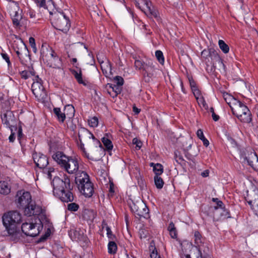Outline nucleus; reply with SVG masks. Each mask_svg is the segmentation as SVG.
<instances>
[{"label":"nucleus","mask_w":258,"mask_h":258,"mask_svg":"<svg viewBox=\"0 0 258 258\" xmlns=\"http://www.w3.org/2000/svg\"><path fill=\"white\" fill-rule=\"evenodd\" d=\"M201 140L203 141V144L206 147H208L209 145V141L205 137L202 139Z\"/></svg>","instance_id":"nucleus-61"},{"label":"nucleus","mask_w":258,"mask_h":258,"mask_svg":"<svg viewBox=\"0 0 258 258\" xmlns=\"http://www.w3.org/2000/svg\"><path fill=\"white\" fill-rule=\"evenodd\" d=\"M197 135L200 139H203L205 136L203 134V132L201 129H199L197 132Z\"/></svg>","instance_id":"nucleus-56"},{"label":"nucleus","mask_w":258,"mask_h":258,"mask_svg":"<svg viewBox=\"0 0 258 258\" xmlns=\"http://www.w3.org/2000/svg\"><path fill=\"white\" fill-rule=\"evenodd\" d=\"M186 258H202V252L199 247L195 246L191 250L190 254H186Z\"/></svg>","instance_id":"nucleus-28"},{"label":"nucleus","mask_w":258,"mask_h":258,"mask_svg":"<svg viewBox=\"0 0 258 258\" xmlns=\"http://www.w3.org/2000/svg\"><path fill=\"white\" fill-rule=\"evenodd\" d=\"M139 233L141 238H145L147 237V231L144 229H140Z\"/></svg>","instance_id":"nucleus-55"},{"label":"nucleus","mask_w":258,"mask_h":258,"mask_svg":"<svg viewBox=\"0 0 258 258\" xmlns=\"http://www.w3.org/2000/svg\"><path fill=\"white\" fill-rule=\"evenodd\" d=\"M209 171L208 170H206L201 173V175L203 177H208L209 176Z\"/></svg>","instance_id":"nucleus-62"},{"label":"nucleus","mask_w":258,"mask_h":258,"mask_svg":"<svg viewBox=\"0 0 258 258\" xmlns=\"http://www.w3.org/2000/svg\"><path fill=\"white\" fill-rule=\"evenodd\" d=\"M88 123L91 127H95L98 126V119L97 117H93L88 120Z\"/></svg>","instance_id":"nucleus-45"},{"label":"nucleus","mask_w":258,"mask_h":258,"mask_svg":"<svg viewBox=\"0 0 258 258\" xmlns=\"http://www.w3.org/2000/svg\"><path fill=\"white\" fill-rule=\"evenodd\" d=\"M114 80L116 85L118 86H121L124 83L123 79L120 76H116L114 78Z\"/></svg>","instance_id":"nucleus-48"},{"label":"nucleus","mask_w":258,"mask_h":258,"mask_svg":"<svg viewBox=\"0 0 258 258\" xmlns=\"http://www.w3.org/2000/svg\"><path fill=\"white\" fill-rule=\"evenodd\" d=\"M142 3L145 7L142 8L140 6L139 2H136V6L140 9L142 10L144 13L149 16L153 17L155 18L158 17V12L153 7H152L151 2L148 0H143Z\"/></svg>","instance_id":"nucleus-13"},{"label":"nucleus","mask_w":258,"mask_h":258,"mask_svg":"<svg viewBox=\"0 0 258 258\" xmlns=\"http://www.w3.org/2000/svg\"><path fill=\"white\" fill-rule=\"evenodd\" d=\"M202 60L207 65V70L209 67H211V71L214 70L217 67V64L220 68H224V64L217 51L214 48H210L208 49H204L201 52Z\"/></svg>","instance_id":"nucleus-5"},{"label":"nucleus","mask_w":258,"mask_h":258,"mask_svg":"<svg viewBox=\"0 0 258 258\" xmlns=\"http://www.w3.org/2000/svg\"><path fill=\"white\" fill-rule=\"evenodd\" d=\"M53 113L55 116L57 117V120L61 122H63L66 116V113H63L61 111V110L59 108H53Z\"/></svg>","instance_id":"nucleus-31"},{"label":"nucleus","mask_w":258,"mask_h":258,"mask_svg":"<svg viewBox=\"0 0 258 258\" xmlns=\"http://www.w3.org/2000/svg\"><path fill=\"white\" fill-rule=\"evenodd\" d=\"M76 175L75 182L80 192L86 198L91 197L94 190L89 175L85 171H79Z\"/></svg>","instance_id":"nucleus-3"},{"label":"nucleus","mask_w":258,"mask_h":258,"mask_svg":"<svg viewBox=\"0 0 258 258\" xmlns=\"http://www.w3.org/2000/svg\"><path fill=\"white\" fill-rule=\"evenodd\" d=\"M37 6L40 8H45V0H34Z\"/></svg>","instance_id":"nucleus-51"},{"label":"nucleus","mask_w":258,"mask_h":258,"mask_svg":"<svg viewBox=\"0 0 258 258\" xmlns=\"http://www.w3.org/2000/svg\"><path fill=\"white\" fill-rule=\"evenodd\" d=\"M195 237V244H197L198 247H199L200 246L202 243V236L201 234L198 231H196L194 233Z\"/></svg>","instance_id":"nucleus-40"},{"label":"nucleus","mask_w":258,"mask_h":258,"mask_svg":"<svg viewBox=\"0 0 258 258\" xmlns=\"http://www.w3.org/2000/svg\"><path fill=\"white\" fill-rule=\"evenodd\" d=\"M101 141L107 150L110 151L112 149L113 144L111 140L108 139L107 134H106L105 136L102 138Z\"/></svg>","instance_id":"nucleus-34"},{"label":"nucleus","mask_w":258,"mask_h":258,"mask_svg":"<svg viewBox=\"0 0 258 258\" xmlns=\"http://www.w3.org/2000/svg\"><path fill=\"white\" fill-rule=\"evenodd\" d=\"M106 230L107 231L108 237L109 239L113 240L114 238V235L112 234L111 229L108 226H106Z\"/></svg>","instance_id":"nucleus-53"},{"label":"nucleus","mask_w":258,"mask_h":258,"mask_svg":"<svg viewBox=\"0 0 258 258\" xmlns=\"http://www.w3.org/2000/svg\"><path fill=\"white\" fill-rule=\"evenodd\" d=\"M117 246L114 241H109L108 244V252L109 254H113L116 252Z\"/></svg>","instance_id":"nucleus-37"},{"label":"nucleus","mask_w":258,"mask_h":258,"mask_svg":"<svg viewBox=\"0 0 258 258\" xmlns=\"http://www.w3.org/2000/svg\"><path fill=\"white\" fill-rule=\"evenodd\" d=\"M212 116L213 119L215 121H218L219 119V116L216 114V113L215 112H213V113L212 114Z\"/></svg>","instance_id":"nucleus-63"},{"label":"nucleus","mask_w":258,"mask_h":258,"mask_svg":"<svg viewBox=\"0 0 258 258\" xmlns=\"http://www.w3.org/2000/svg\"><path fill=\"white\" fill-rule=\"evenodd\" d=\"M14 9V11L11 13L13 24L16 28H20L22 26L21 24L22 20V11L17 7Z\"/></svg>","instance_id":"nucleus-21"},{"label":"nucleus","mask_w":258,"mask_h":258,"mask_svg":"<svg viewBox=\"0 0 258 258\" xmlns=\"http://www.w3.org/2000/svg\"><path fill=\"white\" fill-rule=\"evenodd\" d=\"M43 224L39 219H36L35 223H24L21 226L22 232L27 236L35 237L42 230Z\"/></svg>","instance_id":"nucleus-8"},{"label":"nucleus","mask_w":258,"mask_h":258,"mask_svg":"<svg viewBox=\"0 0 258 258\" xmlns=\"http://www.w3.org/2000/svg\"><path fill=\"white\" fill-rule=\"evenodd\" d=\"M153 171L155 174V176H160L163 172V167L160 163H156L153 166Z\"/></svg>","instance_id":"nucleus-38"},{"label":"nucleus","mask_w":258,"mask_h":258,"mask_svg":"<svg viewBox=\"0 0 258 258\" xmlns=\"http://www.w3.org/2000/svg\"><path fill=\"white\" fill-rule=\"evenodd\" d=\"M52 58H49L45 62L49 67L53 68H60L61 66V59L57 55L56 53L54 52L53 54Z\"/></svg>","instance_id":"nucleus-23"},{"label":"nucleus","mask_w":258,"mask_h":258,"mask_svg":"<svg viewBox=\"0 0 258 258\" xmlns=\"http://www.w3.org/2000/svg\"><path fill=\"white\" fill-rule=\"evenodd\" d=\"M51 24L57 30L67 33L71 27L69 18L63 13H55L51 18Z\"/></svg>","instance_id":"nucleus-6"},{"label":"nucleus","mask_w":258,"mask_h":258,"mask_svg":"<svg viewBox=\"0 0 258 258\" xmlns=\"http://www.w3.org/2000/svg\"><path fill=\"white\" fill-rule=\"evenodd\" d=\"M21 77L22 79L25 80L27 79L31 76H35V72L34 71H23L20 72Z\"/></svg>","instance_id":"nucleus-42"},{"label":"nucleus","mask_w":258,"mask_h":258,"mask_svg":"<svg viewBox=\"0 0 258 258\" xmlns=\"http://www.w3.org/2000/svg\"><path fill=\"white\" fill-rule=\"evenodd\" d=\"M12 113L10 111H7L6 113L1 115L2 121L3 124H5L7 127L9 128L14 127L15 130H17V127L15 125L10 124V120H12L11 115Z\"/></svg>","instance_id":"nucleus-26"},{"label":"nucleus","mask_w":258,"mask_h":258,"mask_svg":"<svg viewBox=\"0 0 258 258\" xmlns=\"http://www.w3.org/2000/svg\"><path fill=\"white\" fill-rule=\"evenodd\" d=\"M246 160L249 166L254 170L258 171V157L255 152H251L246 157Z\"/></svg>","instance_id":"nucleus-24"},{"label":"nucleus","mask_w":258,"mask_h":258,"mask_svg":"<svg viewBox=\"0 0 258 258\" xmlns=\"http://www.w3.org/2000/svg\"><path fill=\"white\" fill-rule=\"evenodd\" d=\"M198 101H199V103L200 102L203 104V107H208V105H207L206 101H205L203 97H201L200 98H199V99H198Z\"/></svg>","instance_id":"nucleus-58"},{"label":"nucleus","mask_w":258,"mask_h":258,"mask_svg":"<svg viewBox=\"0 0 258 258\" xmlns=\"http://www.w3.org/2000/svg\"><path fill=\"white\" fill-rule=\"evenodd\" d=\"M145 63L146 62H143L140 60H136L135 61V66L136 69L143 70Z\"/></svg>","instance_id":"nucleus-47"},{"label":"nucleus","mask_w":258,"mask_h":258,"mask_svg":"<svg viewBox=\"0 0 258 258\" xmlns=\"http://www.w3.org/2000/svg\"><path fill=\"white\" fill-rule=\"evenodd\" d=\"M65 165L62 168L64 169L69 174H76L80 171L79 169V162L77 158L73 157H69Z\"/></svg>","instance_id":"nucleus-12"},{"label":"nucleus","mask_w":258,"mask_h":258,"mask_svg":"<svg viewBox=\"0 0 258 258\" xmlns=\"http://www.w3.org/2000/svg\"><path fill=\"white\" fill-rule=\"evenodd\" d=\"M69 235L73 241H80L83 239V233L81 230L76 229H71L69 231Z\"/></svg>","instance_id":"nucleus-25"},{"label":"nucleus","mask_w":258,"mask_h":258,"mask_svg":"<svg viewBox=\"0 0 258 258\" xmlns=\"http://www.w3.org/2000/svg\"><path fill=\"white\" fill-rule=\"evenodd\" d=\"M33 158L36 166L40 169H44L48 165V159L43 154L35 153L33 154Z\"/></svg>","instance_id":"nucleus-18"},{"label":"nucleus","mask_w":258,"mask_h":258,"mask_svg":"<svg viewBox=\"0 0 258 258\" xmlns=\"http://www.w3.org/2000/svg\"><path fill=\"white\" fill-rule=\"evenodd\" d=\"M155 56L160 63L163 64L164 62V57L163 52L161 50H156L155 52Z\"/></svg>","instance_id":"nucleus-44"},{"label":"nucleus","mask_w":258,"mask_h":258,"mask_svg":"<svg viewBox=\"0 0 258 258\" xmlns=\"http://www.w3.org/2000/svg\"><path fill=\"white\" fill-rule=\"evenodd\" d=\"M231 109L233 114L241 121L249 122L251 120V113L248 107L239 100Z\"/></svg>","instance_id":"nucleus-7"},{"label":"nucleus","mask_w":258,"mask_h":258,"mask_svg":"<svg viewBox=\"0 0 258 258\" xmlns=\"http://www.w3.org/2000/svg\"><path fill=\"white\" fill-rule=\"evenodd\" d=\"M22 128L21 126L19 127L18 131V138L20 140L22 137Z\"/></svg>","instance_id":"nucleus-60"},{"label":"nucleus","mask_w":258,"mask_h":258,"mask_svg":"<svg viewBox=\"0 0 258 258\" xmlns=\"http://www.w3.org/2000/svg\"><path fill=\"white\" fill-rule=\"evenodd\" d=\"M52 158L60 167L62 168L69 158V156H66L62 152L57 151L52 155Z\"/></svg>","instance_id":"nucleus-22"},{"label":"nucleus","mask_w":258,"mask_h":258,"mask_svg":"<svg viewBox=\"0 0 258 258\" xmlns=\"http://www.w3.org/2000/svg\"><path fill=\"white\" fill-rule=\"evenodd\" d=\"M109 87L112 89L113 93L111 94V92L108 91V93L110 94V96L113 98H114L117 96L118 94H120L121 92V89L118 86H116V85H114L113 86L112 84H108Z\"/></svg>","instance_id":"nucleus-36"},{"label":"nucleus","mask_w":258,"mask_h":258,"mask_svg":"<svg viewBox=\"0 0 258 258\" xmlns=\"http://www.w3.org/2000/svg\"><path fill=\"white\" fill-rule=\"evenodd\" d=\"M21 220V215L17 211H10L3 216V222L8 233L12 236H17L19 233L17 225Z\"/></svg>","instance_id":"nucleus-4"},{"label":"nucleus","mask_w":258,"mask_h":258,"mask_svg":"<svg viewBox=\"0 0 258 258\" xmlns=\"http://www.w3.org/2000/svg\"><path fill=\"white\" fill-rule=\"evenodd\" d=\"M132 143L134 145H136V148L137 150H139L142 146V143L137 138H134L133 139Z\"/></svg>","instance_id":"nucleus-49"},{"label":"nucleus","mask_w":258,"mask_h":258,"mask_svg":"<svg viewBox=\"0 0 258 258\" xmlns=\"http://www.w3.org/2000/svg\"><path fill=\"white\" fill-rule=\"evenodd\" d=\"M224 98L226 103L229 105L230 107L231 106H234L236 103H237L239 100L234 98L233 96L230 95L228 94H224Z\"/></svg>","instance_id":"nucleus-33"},{"label":"nucleus","mask_w":258,"mask_h":258,"mask_svg":"<svg viewBox=\"0 0 258 258\" xmlns=\"http://www.w3.org/2000/svg\"><path fill=\"white\" fill-rule=\"evenodd\" d=\"M250 199L248 198L245 200L255 214L258 216V189L252 191L250 195Z\"/></svg>","instance_id":"nucleus-19"},{"label":"nucleus","mask_w":258,"mask_h":258,"mask_svg":"<svg viewBox=\"0 0 258 258\" xmlns=\"http://www.w3.org/2000/svg\"><path fill=\"white\" fill-rule=\"evenodd\" d=\"M29 42L31 47L36 45L35 39L32 37L29 38Z\"/></svg>","instance_id":"nucleus-59"},{"label":"nucleus","mask_w":258,"mask_h":258,"mask_svg":"<svg viewBox=\"0 0 258 258\" xmlns=\"http://www.w3.org/2000/svg\"><path fill=\"white\" fill-rule=\"evenodd\" d=\"M10 129L11 130V134L9 136V140L10 142H13L15 139V133L14 131H16V130H15L14 127Z\"/></svg>","instance_id":"nucleus-52"},{"label":"nucleus","mask_w":258,"mask_h":258,"mask_svg":"<svg viewBox=\"0 0 258 258\" xmlns=\"http://www.w3.org/2000/svg\"><path fill=\"white\" fill-rule=\"evenodd\" d=\"M103 62L101 63V67L103 74L108 77L111 74V66L109 61L105 62L103 65Z\"/></svg>","instance_id":"nucleus-29"},{"label":"nucleus","mask_w":258,"mask_h":258,"mask_svg":"<svg viewBox=\"0 0 258 258\" xmlns=\"http://www.w3.org/2000/svg\"><path fill=\"white\" fill-rule=\"evenodd\" d=\"M218 44L221 50L224 53H227L229 51L228 45L222 40H219Z\"/></svg>","instance_id":"nucleus-41"},{"label":"nucleus","mask_w":258,"mask_h":258,"mask_svg":"<svg viewBox=\"0 0 258 258\" xmlns=\"http://www.w3.org/2000/svg\"><path fill=\"white\" fill-rule=\"evenodd\" d=\"M1 55L3 57V58L4 59H5L6 60V61L7 62V63H8V67H10V66H11L12 64H11V61L10 60V58H9V56H8V55L6 53L2 52L1 53Z\"/></svg>","instance_id":"nucleus-50"},{"label":"nucleus","mask_w":258,"mask_h":258,"mask_svg":"<svg viewBox=\"0 0 258 258\" xmlns=\"http://www.w3.org/2000/svg\"><path fill=\"white\" fill-rule=\"evenodd\" d=\"M217 206L211 207L210 210L213 213L214 220H218V217H216L217 213H220L221 216H224L225 218H230V213L228 210L225 209L223 202L221 201H218L217 203Z\"/></svg>","instance_id":"nucleus-15"},{"label":"nucleus","mask_w":258,"mask_h":258,"mask_svg":"<svg viewBox=\"0 0 258 258\" xmlns=\"http://www.w3.org/2000/svg\"><path fill=\"white\" fill-rule=\"evenodd\" d=\"M72 62H73L74 66L77 69V70H71V72L74 75L78 83L80 84H82L86 87L90 86V83L89 82L86 80H84L82 78V71L81 68L78 67L79 64L77 63V58H73L72 59Z\"/></svg>","instance_id":"nucleus-14"},{"label":"nucleus","mask_w":258,"mask_h":258,"mask_svg":"<svg viewBox=\"0 0 258 258\" xmlns=\"http://www.w3.org/2000/svg\"><path fill=\"white\" fill-rule=\"evenodd\" d=\"M91 139H92V142H93L94 145H95L96 148L98 146H99V147H100L101 148H102V144H101L100 142L98 140L96 139L93 135V137H91Z\"/></svg>","instance_id":"nucleus-54"},{"label":"nucleus","mask_w":258,"mask_h":258,"mask_svg":"<svg viewBox=\"0 0 258 258\" xmlns=\"http://www.w3.org/2000/svg\"><path fill=\"white\" fill-rule=\"evenodd\" d=\"M78 137L80 142V145H79V147L83 152L84 155L88 159L93 161L99 160L100 156L98 158H94L93 156H89V154L86 151V149L84 147V145L82 141L83 140H84L85 141H87L88 140H90L91 137H93V134L88 130L84 127H81L79 130Z\"/></svg>","instance_id":"nucleus-10"},{"label":"nucleus","mask_w":258,"mask_h":258,"mask_svg":"<svg viewBox=\"0 0 258 258\" xmlns=\"http://www.w3.org/2000/svg\"><path fill=\"white\" fill-rule=\"evenodd\" d=\"M11 192V187L7 181H0V194L7 195Z\"/></svg>","instance_id":"nucleus-27"},{"label":"nucleus","mask_w":258,"mask_h":258,"mask_svg":"<svg viewBox=\"0 0 258 258\" xmlns=\"http://www.w3.org/2000/svg\"><path fill=\"white\" fill-rule=\"evenodd\" d=\"M149 250L151 252L150 258H161L160 255L158 253L157 250L155 245V243L153 241H152L150 242Z\"/></svg>","instance_id":"nucleus-30"},{"label":"nucleus","mask_w":258,"mask_h":258,"mask_svg":"<svg viewBox=\"0 0 258 258\" xmlns=\"http://www.w3.org/2000/svg\"><path fill=\"white\" fill-rule=\"evenodd\" d=\"M75 112V110L72 105H67L65 106L63 113H66V116L72 118L74 116Z\"/></svg>","instance_id":"nucleus-32"},{"label":"nucleus","mask_w":258,"mask_h":258,"mask_svg":"<svg viewBox=\"0 0 258 258\" xmlns=\"http://www.w3.org/2000/svg\"><path fill=\"white\" fill-rule=\"evenodd\" d=\"M31 202L32 197L29 191L24 190L17 191L15 203L19 209L24 210V214L28 216L40 215L42 211L41 208L31 204Z\"/></svg>","instance_id":"nucleus-2"},{"label":"nucleus","mask_w":258,"mask_h":258,"mask_svg":"<svg viewBox=\"0 0 258 258\" xmlns=\"http://www.w3.org/2000/svg\"><path fill=\"white\" fill-rule=\"evenodd\" d=\"M130 206L132 212L135 215L145 218L149 217V209L143 202H132Z\"/></svg>","instance_id":"nucleus-11"},{"label":"nucleus","mask_w":258,"mask_h":258,"mask_svg":"<svg viewBox=\"0 0 258 258\" xmlns=\"http://www.w3.org/2000/svg\"><path fill=\"white\" fill-rule=\"evenodd\" d=\"M79 206L75 203H71L68 205V209L70 211L76 212L79 209Z\"/></svg>","instance_id":"nucleus-46"},{"label":"nucleus","mask_w":258,"mask_h":258,"mask_svg":"<svg viewBox=\"0 0 258 258\" xmlns=\"http://www.w3.org/2000/svg\"><path fill=\"white\" fill-rule=\"evenodd\" d=\"M54 171V168L53 167H46L43 169V172L46 174L47 177L49 179L52 178L51 173Z\"/></svg>","instance_id":"nucleus-43"},{"label":"nucleus","mask_w":258,"mask_h":258,"mask_svg":"<svg viewBox=\"0 0 258 258\" xmlns=\"http://www.w3.org/2000/svg\"><path fill=\"white\" fill-rule=\"evenodd\" d=\"M54 50L47 44H42L40 50L41 58L45 62L49 58H52Z\"/></svg>","instance_id":"nucleus-20"},{"label":"nucleus","mask_w":258,"mask_h":258,"mask_svg":"<svg viewBox=\"0 0 258 258\" xmlns=\"http://www.w3.org/2000/svg\"><path fill=\"white\" fill-rule=\"evenodd\" d=\"M154 179L157 188L161 189L164 184L163 179L160 176H155Z\"/></svg>","instance_id":"nucleus-39"},{"label":"nucleus","mask_w":258,"mask_h":258,"mask_svg":"<svg viewBox=\"0 0 258 258\" xmlns=\"http://www.w3.org/2000/svg\"><path fill=\"white\" fill-rule=\"evenodd\" d=\"M168 230L169 232V234L171 238L175 239L177 237V233L174 224L172 222H171L168 227Z\"/></svg>","instance_id":"nucleus-35"},{"label":"nucleus","mask_w":258,"mask_h":258,"mask_svg":"<svg viewBox=\"0 0 258 258\" xmlns=\"http://www.w3.org/2000/svg\"><path fill=\"white\" fill-rule=\"evenodd\" d=\"M155 70V65L153 61L151 60H147L143 69L146 82H149L151 81L152 78L154 76Z\"/></svg>","instance_id":"nucleus-17"},{"label":"nucleus","mask_w":258,"mask_h":258,"mask_svg":"<svg viewBox=\"0 0 258 258\" xmlns=\"http://www.w3.org/2000/svg\"><path fill=\"white\" fill-rule=\"evenodd\" d=\"M13 48L20 60L23 57V55L26 56L28 52L26 45L21 39H20L17 42H15L13 44Z\"/></svg>","instance_id":"nucleus-16"},{"label":"nucleus","mask_w":258,"mask_h":258,"mask_svg":"<svg viewBox=\"0 0 258 258\" xmlns=\"http://www.w3.org/2000/svg\"><path fill=\"white\" fill-rule=\"evenodd\" d=\"M53 186V195L62 202L68 203L74 200V196L71 192L70 179L65 175L62 179L55 176L51 182Z\"/></svg>","instance_id":"nucleus-1"},{"label":"nucleus","mask_w":258,"mask_h":258,"mask_svg":"<svg viewBox=\"0 0 258 258\" xmlns=\"http://www.w3.org/2000/svg\"><path fill=\"white\" fill-rule=\"evenodd\" d=\"M34 81L33 83L31 89L33 94L37 100L41 102H44L47 98L46 92L42 84V81L38 76H35Z\"/></svg>","instance_id":"nucleus-9"},{"label":"nucleus","mask_w":258,"mask_h":258,"mask_svg":"<svg viewBox=\"0 0 258 258\" xmlns=\"http://www.w3.org/2000/svg\"><path fill=\"white\" fill-rule=\"evenodd\" d=\"M133 111L135 113V114H138L140 112V109L138 108L136 106H134L133 108Z\"/></svg>","instance_id":"nucleus-64"},{"label":"nucleus","mask_w":258,"mask_h":258,"mask_svg":"<svg viewBox=\"0 0 258 258\" xmlns=\"http://www.w3.org/2000/svg\"><path fill=\"white\" fill-rule=\"evenodd\" d=\"M193 94L194 95V96H195L196 99L197 100H198V99H199V98H200V90L198 89L197 90H195L194 92H193Z\"/></svg>","instance_id":"nucleus-57"}]
</instances>
